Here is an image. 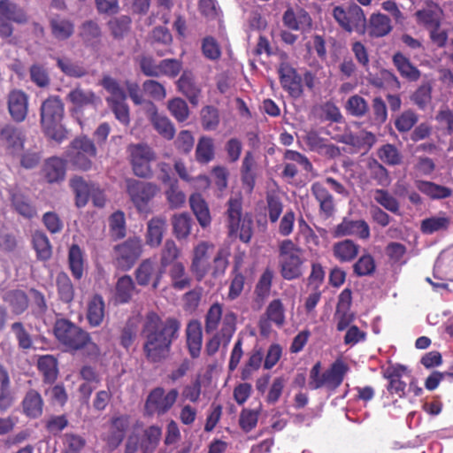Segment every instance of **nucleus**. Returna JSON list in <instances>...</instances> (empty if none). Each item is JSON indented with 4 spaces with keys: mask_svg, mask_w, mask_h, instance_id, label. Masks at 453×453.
Returning <instances> with one entry per match:
<instances>
[{
    "mask_svg": "<svg viewBox=\"0 0 453 453\" xmlns=\"http://www.w3.org/2000/svg\"><path fill=\"white\" fill-rule=\"evenodd\" d=\"M149 42L158 57L173 53L171 49L173 35L165 27H154L150 34Z\"/></svg>",
    "mask_w": 453,
    "mask_h": 453,
    "instance_id": "obj_24",
    "label": "nucleus"
},
{
    "mask_svg": "<svg viewBox=\"0 0 453 453\" xmlns=\"http://www.w3.org/2000/svg\"><path fill=\"white\" fill-rule=\"evenodd\" d=\"M442 10L439 4L428 3L426 7L416 12V18L418 24L422 25L426 30L441 27L442 18Z\"/></svg>",
    "mask_w": 453,
    "mask_h": 453,
    "instance_id": "obj_31",
    "label": "nucleus"
},
{
    "mask_svg": "<svg viewBox=\"0 0 453 453\" xmlns=\"http://www.w3.org/2000/svg\"><path fill=\"white\" fill-rule=\"evenodd\" d=\"M321 362L318 361L311 367L309 374V388L316 390L326 388L329 391H335L342 383L349 366L342 360H335L330 367L321 373Z\"/></svg>",
    "mask_w": 453,
    "mask_h": 453,
    "instance_id": "obj_5",
    "label": "nucleus"
},
{
    "mask_svg": "<svg viewBox=\"0 0 453 453\" xmlns=\"http://www.w3.org/2000/svg\"><path fill=\"white\" fill-rule=\"evenodd\" d=\"M264 315L279 328L286 323L285 308L280 299L271 301Z\"/></svg>",
    "mask_w": 453,
    "mask_h": 453,
    "instance_id": "obj_55",
    "label": "nucleus"
},
{
    "mask_svg": "<svg viewBox=\"0 0 453 453\" xmlns=\"http://www.w3.org/2000/svg\"><path fill=\"white\" fill-rule=\"evenodd\" d=\"M176 84L178 90L187 97L192 105L196 106L199 104L202 90L191 72L184 71Z\"/></svg>",
    "mask_w": 453,
    "mask_h": 453,
    "instance_id": "obj_28",
    "label": "nucleus"
},
{
    "mask_svg": "<svg viewBox=\"0 0 453 453\" xmlns=\"http://www.w3.org/2000/svg\"><path fill=\"white\" fill-rule=\"evenodd\" d=\"M212 248L213 245L207 242H201L194 248L190 271L197 281H202L210 273L209 250Z\"/></svg>",
    "mask_w": 453,
    "mask_h": 453,
    "instance_id": "obj_18",
    "label": "nucleus"
},
{
    "mask_svg": "<svg viewBox=\"0 0 453 453\" xmlns=\"http://www.w3.org/2000/svg\"><path fill=\"white\" fill-rule=\"evenodd\" d=\"M273 277L274 273L271 268L267 267L264 270L255 287L254 292L257 298L265 300L269 296Z\"/></svg>",
    "mask_w": 453,
    "mask_h": 453,
    "instance_id": "obj_61",
    "label": "nucleus"
},
{
    "mask_svg": "<svg viewBox=\"0 0 453 453\" xmlns=\"http://www.w3.org/2000/svg\"><path fill=\"white\" fill-rule=\"evenodd\" d=\"M37 367L42 374L44 381L52 383L58 377V360L52 355L41 356L38 358Z\"/></svg>",
    "mask_w": 453,
    "mask_h": 453,
    "instance_id": "obj_50",
    "label": "nucleus"
},
{
    "mask_svg": "<svg viewBox=\"0 0 453 453\" xmlns=\"http://www.w3.org/2000/svg\"><path fill=\"white\" fill-rule=\"evenodd\" d=\"M33 245L38 259L45 261L51 257V245L44 233L37 231L33 234Z\"/></svg>",
    "mask_w": 453,
    "mask_h": 453,
    "instance_id": "obj_62",
    "label": "nucleus"
},
{
    "mask_svg": "<svg viewBox=\"0 0 453 453\" xmlns=\"http://www.w3.org/2000/svg\"><path fill=\"white\" fill-rule=\"evenodd\" d=\"M150 122L155 130L165 140H172L175 135V127L172 121L164 115L154 111L150 116Z\"/></svg>",
    "mask_w": 453,
    "mask_h": 453,
    "instance_id": "obj_49",
    "label": "nucleus"
},
{
    "mask_svg": "<svg viewBox=\"0 0 453 453\" xmlns=\"http://www.w3.org/2000/svg\"><path fill=\"white\" fill-rule=\"evenodd\" d=\"M164 271L158 268L157 264L150 258L142 260L134 271V277L137 284L142 287L151 285L157 289L160 284Z\"/></svg>",
    "mask_w": 453,
    "mask_h": 453,
    "instance_id": "obj_19",
    "label": "nucleus"
},
{
    "mask_svg": "<svg viewBox=\"0 0 453 453\" xmlns=\"http://www.w3.org/2000/svg\"><path fill=\"white\" fill-rule=\"evenodd\" d=\"M169 277L171 286L175 290H184L191 286V278L186 273V268L181 262H177L170 266Z\"/></svg>",
    "mask_w": 453,
    "mask_h": 453,
    "instance_id": "obj_45",
    "label": "nucleus"
},
{
    "mask_svg": "<svg viewBox=\"0 0 453 453\" xmlns=\"http://www.w3.org/2000/svg\"><path fill=\"white\" fill-rule=\"evenodd\" d=\"M66 99L74 106L76 111H81L88 107L96 109L101 104V99L92 90L76 87L66 96Z\"/></svg>",
    "mask_w": 453,
    "mask_h": 453,
    "instance_id": "obj_26",
    "label": "nucleus"
},
{
    "mask_svg": "<svg viewBox=\"0 0 453 453\" xmlns=\"http://www.w3.org/2000/svg\"><path fill=\"white\" fill-rule=\"evenodd\" d=\"M14 394L8 371L0 364V411L4 412L14 403Z\"/></svg>",
    "mask_w": 453,
    "mask_h": 453,
    "instance_id": "obj_37",
    "label": "nucleus"
},
{
    "mask_svg": "<svg viewBox=\"0 0 453 453\" xmlns=\"http://www.w3.org/2000/svg\"><path fill=\"white\" fill-rule=\"evenodd\" d=\"M21 406L27 418H38L42 415L44 403L38 391L29 389L21 402Z\"/></svg>",
    "mask_w": 453,
    "mask_h": 453,
    "instance_id": "obj_32",
    "label": "nucleus"
},
{
    "mask_svg": "<svg viewBox=\"0 0 453 453\" xmlns=\"http://www.w3.org/2000/svg\"><path fill=\"white\" fill-rule=\"evenodd\" d=\"M0 15L17 24H26L28 20L24 9L11 0H0Z\"/></svg>",
    "mask_w": 453,
    "mask_h": 453,
    "instance_id": "obj_42",
    "label": "nucleus"
},
{
    "mask_svg": "<svg viewBox=\"0 0 453 453\" xmlns=\"http://www.w3.org/2000/svg\"><path fill=\"white\" fill-rule=\"evenodd\" d=\"M359 250V244L350 239H345L333 245V255L339 262L347 263L357 257Z\"/></svg>",
    "mask_w": 453,
    "mask_h": 453,
    "instance_id": "obj_38",
    "label": "nucleus"
},
{
    "mask_svg": "<svg viewBox=\"0 0 453 453\" xmlns=\"http://www.w3.org/2000/svg\"><path fill=\"white\" fill-rule=\"evenodd\" d=\"M346 111L354 117H365L369 111L367 101L359 95H353L349 97L345 104Z\"/></svg>",
    "mask_w": 453,
    "mask_h": 453,
    "instance_id": "obj_60",
    "label": "nucleus"
},
{
    "mask_svg": "<svg viewBox=\"0 0 453 453\" xmlns=\"http://www.w3.org/2000/svg\"><path fill=\"white\" fill-rule=\"evenodd\" d=\"M303 140L309 150L328 158H335L341 155L339 147L330 143L326 138L321 137L316 130L307 131L303 136Z\"/></svg>",
    "mask_w": 453,
    "mask_h": 453,
    "instance_id": "obj_21",
    "label": "nucleus"
},
{
    "mask_svg": "<svg viewBox=\"0 0 453 453\" xmlns=\"http://www.w3.org/2000/svg\"><path fill=\"white\" fill-rule=\"evenodd\" d=\"M167 221L164 216L152 217L147 223L146 243L151 248H157L163 240Z\"/></svg>",
    "mask_w": 453,
    "mask_h": 453,
    "instance_id": "obj_30",
    "label": "nucleus"
},
{
    "mask_svg": "<svg viewBox=\"0 0 453 453\" xmlns=\"http://www.w3.org/2000/svg\"><path fill=\"white\" fill-rule=\"evenodd\" d=\"M225 214L229 236L238 234L240 240L248 243L253 234V220L248 213L243 214L241 194H235L228 199Z\"/></svg>",
    "mask_w": 453,
    "mask_h": 453,
    "instance_id": "obj_4",
    "label": "nucleus"
},
{
    "mask_svg": "<svg viewBox=\"0 0 453 453\" xmlns=\"http://www.w3.org/2000/svg\"><path fill=\"white\" fill-rule=\"evenodd\" d=\"M27 140L26 131L12 124H6L0 129V146L7 155L19 156Z\"/></svg>",
    "mask_w": 453,
    "mask_h": 453,
    "instance_id": "obj_15",
    "label": "nucleus"
},
{
    "mask_svg": "<svg viewBox=\"0 0 453 453\" xmlns=\"http://www.w3.org/2000/svg\"><path fill=\"white\" fill-rule=\"evenodd\" d=\"M432 83L424 81L411 96V102L420 110H425L432 100Z\"/></svg>",
    "mask_w": 453,
    "mask_h": 453,
    "instance_id": "obj_57",
    "label": "nucleus"
},
{
    "mask_svg": "<svg viewBox=\"0 0 453 453\" xmlns=\"http://www.w3.org/2000/svg\"><path fill=\"white\" fill-rule=\"evenodd\" d=\"M130 164L134 175L148 179L152 176L150 163L156 160V154L147 144H132L128 148Z\"/></svg>",
    "mask_w": 453,
    "mask_h": 453,
    "instance_id": "obj_13",
    "label": "nucleus"
},
{
    "mask_svg": "<svg viewBox=\"0 0 453 453\" xmlns=\"http://www.w3.org/2000/svg\"><path fill=\"white\" fill-rule=\"evenodd\" d=\"M28 97L19 89L12 90L8 95V110L11 117L17 122L23 121L27 115Z\"/></svg>",
    "mask_w": 453,
    "mask_h": 453,
    "instance_id": "obj_27",
    "label": "nucleus"
},
{
    "mask_svg": "<svg viewBox=\"0 0 453 453\" xmlns=\"http://www.w3.org/2000/svg\"><path fill=\"white\" fill-rule=\"evenodd\" d=\"M11 202L14 210L27 219H32L36 215L35 208L29 203L27 197L19 192L11 193Z\"/></svg>",
    "mask_w": 453,
    "mask_h": 453,
    "instance_id": "obj_53",
    "label": "nucleus"
},
{
    "mask_svg": "<svg viewBox=\"0 0 453 453\" xmlns=\"http://www.w3.org/2000/svg\"><path fill=\"white\" fill-rule=\"evenodd\" d=\"M180 257V250L175 242L167 239L160 251V267L165 271L168 266H172L177 263V259Z\"/></svg>",
    "mask_w": 453,
    "mask_h": 453,
    "instance_id": "obj_52",
    "label": "nucleus"
},
{
    "mask_svg": "<svg viewBox=\"0 0 453 453\" xmlns=\"http://www.w3.org/2000/svg\"><path fill=\"white\" fill-rule=\"evenodd\" d=\"M105 303L104 298L99 294H95L88 301L86 318L88 323L92 327L99 326L104 319Z\"/></svg>",
    "mask_w": 453,
    "mask_h": 453,
    "instance_id": "obj_35",
    "label": "nucleus"
},
{
    "mask_svg": "<svg viewBox=\"0 0 453 453\" xmlns=\"http://www.w3.org/2000/svg\"><path fill=\"white\" fill-rule=\"evenodd\" d=\"M64 111V104L58 96H49L40 109V122L44 134L58 142L66 138V129L62 124Z\"/></svg>",
    "mask_w": 453,
    "mask_h": 453,
    "instance_id": "obj_3",
    "label": "nucleus"
},
{
    "mask_svg": "<svg viewBox=\"0 0 453 453\" xmlns=\"http://www.w3.org/2000/svg\"><path fill=\"white\" fill-rule=\"evenodd\" d=\"M409 372L407 367L400 364L389 365L386 369L383 376L388 380L387 389L389 394L397 395L400 398L405 396L407 384L402 380V378Z\"/></svg>",
    "mask_w": 453,
    "mask_h": 453,
    "instance_id": "obj_23",
    "label": "nucleus"
},
{
    "mask_svg": "<svg viewBox=\"0 0 453 453\" xmlns=\"http://www.w3.org/2000/svg\"><path fill=\"white\" fill-rule=\"evenodd\" d=\"M180 321L168 317L165 320L155 311H149L142 327L143 353L150 363H160L168 357L173 342L179 337Z\"/></svg>",
    "mask_w": 453,
    "mask_h": 453,
    "instance_id": "obj_1",
    "label": "nucleus"
},
{
    "mask_svg": "<svg viewBox=\"0 0 453 453\" xmlns=\"http://www.w3.org/2000/svg\"><path fill=\"white\" fill-rule=\"evenodd\" d=\"M58 67L66 75L73 78H82L88 74L87 69L77 62L67 58H57Z\"/></svg>",
    "mask_w": 453,
    "mask_h": 453,
    "instance_id": "obj_59",
    "label": "nucleus"
},
{
    "mask_svg": "<svg viewBox=\"0 0 453 453\" xmlns=\"http://www.w3.org/2000/svg\"><path fill=\"white\" fill-rule=\"evenodd\" d=\"M172 225L175 237L179 240L186 239L191 232L192 219L188 213L175 214Z\"/></svg>",
    "mask_w": 453,
    "mask_h": 453,
    "instance_id": "obj_54",
    "label": "nucleus"
},
{
    "mask_svg": "<svg viewBox=\"0 0 453 453\" xmlns=\"http://www.w3.org/2000/svg\"><path fill=\"white\" fill-rule=\"evenodd\" d=\"M104 89L111 94L106 99L108 106L115 118L124 126L130 123L129 107L127 104V94L119 83L111 76H104L101 82Z\"/></svg>",
    "mask_w": 453,
    "mask_h": 453,
    "instance_id": "obj_9",
    "label": "nucleus"
},
{
    "mask_svg": "<svg viewBox=\"0 0 453 453\" xmlns=\"http://www.w3.org/2000/svg\"><path fill=\"white\" fill-rule=\"evenodd\" d=\"M68 264L73 278L80 280L83 276V252L78 244H73L68 252Z\"/></svg>",
    "mask_w": 453,
    "mask_h": 453,
    "instance_id": "obj_48",
    "label": "nucleus"
},
{
    "mask_svg": "<svg viewBox=\"0 0 453 453\" xmlns=\"http://www.w3.org/2000/svg\"><path fill=\"white\" fill-rule=\"evenodd\" d=\"M179 396L176 388L170 389L167 393L162 387H157L150 390L144 403V415L147 417L163 416L174 405Z\"/></svg>",
    "mask_w": 453,
    "mask_h": 453,
    "instance_id": "obj_12",
    "label": "nucleus"
},
{
    "mask_svg": "<svg viewBox=\"0 0 453 453\" xmlns=\"http://www.w3.org/2000/svg\"><path fill=\"white\" fill-rule=\"evenodd\" d=\"M331 15L339 27L347 33L356 32L361 35L365 30V13L356 3H350L348 5H333Z\"/></svg>",
    "mask_w": 453,
    "mask_h": 453,
    "instance_id": "obj_7",
    "label": "nucleus"
},
{
    "mask_svg": "<svg viewBox=\"0 0 453 453\" xmlns=\"http://www.w3.org/2000/svg\"><path fill=\"white\" fill-rule=\"evenodd\" d=\"M282 23L288 30L302 34L310 33L313 28L311 14L302 7L296 9L288 7L282 15Z\"/></svg>",
    "mask_w": 453,
    "mask_h": 453,
    "instance_id": "obj_17",
    "label": "nucleus"
},
{
    "mask_svg": "<svg viewBox=\"0 0 453 453\" xmlns=\"http://www.w3.org/2000/svg\"><path fill=\"white\" fill-rule=\"evenodd\" d=\"M278 74L281 88L292 98H300L303 94V79L288 62L283 61L278 66Z\"/></svg>",
    "mask_w": 453,
    "mask_h": 453,
    "instance_id": "obj_16",
    "label": "nucleus"
},
{
    "mask_svg": "<svg viewBox=\"0 0 453 453\" xmlns=\"http://www.w3.org/2000/svg\"><path fill=\"white\" fill-rule=\"evenodd\" d=\"M2 298L14 315H21L28 309L29 298L27 293L21 289L8 290Z\"/></svg>",
    "mask_w": 453,
    "mask_h": 453,
    "instance_id": "obj_33",
    "label": "nucleus"
},
{
    "mask_svg": "<svg viewBox=\"0 0 453 453\" xmlns=\"http://www.w3.org/2000/svg\"><path fill=\"white\" fill-rule=\"evenodd\" d=\"M143 251L140 236H129L126 241L115 245L112 250L115 265L122 271L130 270L140 258Z\"/></svg>",
    "mask_w": 453,
    "mask_h": 453,
    "instance_id": "obj_10",
    "label": "nucleus"
},
{
    "mask_svg": "<svg viewBox=\"0 0 453 453\" xmlns=\"http://www.w3.org/2000/svg\"><path fill=\"white\" fill-rule=\"evenodd\" d=\"M126 191L130 201L139 213L151 212L150 202L159 192V188L153 182L135 179L126 180Z\"/></svg>",
    "mask_w": 453,
    "mask_h": 453,
    "instance_id": "obj_8",
    "label": "nucleus"
},
{
    "mask_svg": "<svg viewBox=\"0 0 453 453\" xmlns=\"http://www.w3.org/2000/svg\"><path fill=\"white\" fill-rule=\"evenodd\" d=\"M201 124L204 130H215L220 121L219 110L212 105H206L202 108L201 112Z\"/></svg>",
    "mask_w": 453,
    "mask_h": 453,
    "instance_id": "obj_63",
    "label": "nucleus"
},
{
    "mask_svg": "<svg viewBox=\"0 0 453 453\" xmlns=\"http://www.w3.org/2000/svg\"><path fill=\"white\" fill-rule=\"evenodd\" d=\"M190 208L195 214L199 225L205 228L211 223V217L208 203L199 193L192 194L189 197Z\"/></svg>",
    "mask_w": 453,
    "mask_h": 453,
    "instance_id": "obj_36",
    "label": "nucleus"
},
{
    "mask_svg": "<svg viewBox=\"0 0 453 453\" xmlns=\"http://www.w3.org/2000/svg\"><path fill=\"white\" fill-rule=\"evenodd\" d=\"M393 30L391 19L380 12H372L365 19V30L361 35H367L370 38H382L388 35Z\"/></svg>",
    "mask_w": 453,
    "mask_h": 453,
    "instance_id": "obj_20",
    "label": "nucleus"
},
{
    "mask_svg": "<svg viewBox=\"0 0 453 453\" xmlns=\"http://www.w3.org/2000/svg\"><path fill=\"white\" fill-rule=\"evenodd\" d=\"M373 198L377 203L387 211L396 215H401L399 202L387 189H375Z\"/></svg>",
    "mask_w": 453,
    "mask_h": 453,
    "instance_id": "obj_58",
    "label": "nucleus"
},
{
    "mask_svg": "<svg viewBox=\"0 0 453 453\" xmlns=\"http://www.w3.org/2000/svg\"><path fill=\"white\" fill-rule=\"evenodd\" d=\"M116 300L120 303H128L135 291L134 282L130 275L121 276L115 287Z\"/></svg>",
    "mask_w": 453,
    "mask_h": 453,
    "instance_id": "obj_51",
    "label": "nucleus"
},
{
    "mask_svg": "<svg viewBox=\"0 0 453 453\" xmlns=\"http://www.w3.org/2000/svg\"><path fill=\"white\" fill-rule=\"evenodd\" d=\"M375 270V260L369 253L363 254L353 265V273L357 277L370 276Z\"/></svg>",
    "mask_w": 453,
    "mask_h": 453,
    "instance_id": "obj_64",
    "label": "nucleus"
},
{
    "mask_svg": "<svg viewBox=\"0 0 453 453\" xmlns=\"http://www.w3.org/2000/svg\"><path fill=\"white\" fill-rule=\"evenodd\" d=\"M110 235L112 240L123 239L127 234L126 218L121 211L113 212L109 218Z\"/></svg>",
    "mask_w": 453,
    "mask_h": 453,
    "instance_id": "obj_56",
    "label": "nucleus"
},
{
    "mask_svg": "<svg viewBox=\"0 0 453 453\" xmlns=\"http://www.w3.org/2000/svg\"><path fill=\"white\" fill-rule=\"evenodd\" d=\"M95 183L87 182L82 177H74L70 180V187L75 195V204L77 207H84L90 197Z\"/></svg>",
    "mask_w": 453,
    "mask_h": 453,
    "instance_id": "obj_40",
    "label": "nucleus"
},
{
    "mask_svg": "<svg viewBox=\"0 0 453 453\" xmlns=\"http://www.w3.org/2000/svg\"><path fill=\"white\" fill-rule=\"evenodd\" d=\"M186 345L190 357L198 358L203 345V330L199 321H190L186 328Z\"/></svg>",
    "mask_w": 453,
    "mask_h": 453,
    "instance_id": "obj_29",
    "label": "nucleus"
},
{
    "mask_svg": "<svg viewBox=\"0 0 453 453\" xmlns=\"http://www.w3.org/2000/svg\"><path fill=\"white\" fill-rule=\"evenodd\" d=\"M96 156V148L92 140L87 136H79L70 143L66 157L70 163L78 169L88 171L92 166V159Z\"/></svg>",
    "mask_w": 453,
    "mask_h": 453,
    "instance_id": "obj_11",
    "label": "nucleus"
},
{
    "mask_svg": "<svg viewBox=\"0 0 453 453\" xmlns=\"http://www.w3.org/2000/svg\"><path fill=\"white\" fill-rule=\"evenodd\" d=\"M303 250L290 239L279 243V268L286 280H297L303 276Z\"/></svg>",
    "mask_w": 453,
    "mask_h": 453,
    "instance_id": "obj_6",
    "label": "nucleus"
},
{
    "mask_svg": "<svg viewBox=\"0 0 453 453\" xmlns=\"http://www.w3.org/2000/svg\"><path fill=\"white\" fill-rule=\"evenodd\" d=\"M43 173L49 183L63 180L65 175V162L58 157L49 158L43 166Z\"/></svg>",
    "mask_w": 453,
    "mask_h": 453,
    "instance_id": "obj_44",
    "label": "nucleus"
},
{
    "mask_svg": "<svg viewBox=\"0 0 453 453\" xmlns=\"http://www.w3.org/2000/svg\"><path fill=\"white\" fill-rule=\"evenodd\" d=\"M237 317L234 312L228 311L223 317V324L219 332L214 333L205 343V352L208 356L215 355L220 345L226 347L236 330Z\"/></svg>",
    "mask_w": 453,
    "mask_h": 453,
    "instance_id": "obj_14",
    "label": "nucleus"
},
{
    "mask_svg": "<svg viewBox=\"0 0 453 453\" xmlns=\"http://www.w3.org/2000/svg\"><path fill=\"white\" fill-rule=\"evenodd\" d=\"M311 192L319 205V213L326 218L332 217L335 211L334 199L324 183L320 181L312 183Z\"/></svg>",
    "mask_w": 453,
    "mask_h": 453,
    "instance_id": "obj_25",
    "label": "nucleus"
},
{
    "mask_svg": "<svg viewBox=\"0 0 453 453\" xmlns=\"http://www.w3.org/2000/svg\"><path fill=\"white\" fill-rule=\"evenodd\" d=\"M56 288L58 297L63 303H71L75 296L74 286L65 272H60L56 276Z\"/></svg>",
    "mask_w": 453,
    "mask_h": 453,
    "instance_id": "obj_41",
    "label": "nucleus"
},
{
    "mask_svg": "<svg viewBox=\"0 0 453 453\" xmlns=\"http://www.w3.org/2000/svg\"><path fill=\"white\" fill-rule=\"evenodd\" d=\"M53 334L66 352L76 353L86 349L87 356L90 358H97L100 356V348L92 341L89 333L68 319H56Z\"/></svg>",
    "mask_w": 453,
    "mask_h": 453,
    "instance_id": "obj_2",
    "label": "nucleus"
},
{
    "mask_svg": "<svg viewBox=\"0 0 453 453\" xmlns=\"http://www.w3.org/2000/svg\"><path fill=\"white\" fill-rule=\"evenodd\" d=\"M195 157L196 160L202 165L212 161L215 157L214 140L210 136H201L196 147Z\"/></svg>",
    "mask_w": 453,
    "mask_h": 453,
    "instance_id": "obj_43",
    "label": "nucleus"
},
{
    "mask_svg": "<svg viewBox=\"0 0 453 453\" xmlns=\"http://www.w3.org/2000/svg\"><path fill=\"white\" fill-rule=\"evenodd\" d=\"M415 186L418 191L432 200L444 199L452 196L450 188L432 181L418 180L415 181Z\"/></svg>",
    "mask_w": 453,
    "mask_h": 453,
    "instance_id": "obj_39",
    "label": "nucleus"
},
{
    "mask_svg": "<svg viewBox=\"0 0 453 453\" xmlns=\"http://www.w3.org/2000/svg\"><path fill=\"white\" fill-rule=\"evenodd\" d=\"M392 62L400 75L407 81H417L420 78V71L402 52H395L392 57Z\"/></svg>",
    "mask_w": 453,
    "mask_h": 453,
    "instance_id": "obj_34",
    "label": "nucleus"
},
{
    "mask_svg": "<svg viewBox=\"0 0 453 453\" xmlns=\"http://www.w3.org/2000/svg\"><path fill=\"white\" fill-rule=\"evenodd\" d=\"M333 235L335 238L352 235L361 240H367L370 238L371 232L370 226L365 220H353L344 218L342 221L334 227Z\"/></svg>",
    "mask_w": 453,
    "mask_h": 453,
    "instance_id": "obj_22",
    "label": "nucleus"
},
{
    "mask_svg": "<svg viewBox=\"0 0 453 453\" xmlns=\"http://www.w3.org/2000/svg\"><path fill=\"white\" fill-rule=\"evenodd\" d=\"M50 27L53 37L59 41L69 39L74 32V24L71 20L59 16L50 20Z\"/></svg>",
    "mask_w": 453,
    "mask_h": 453,
    "instance_id": "obj_47",
    "label": "nucleus"
},
{
    "mask_svg": "<svg viewBox=\"0 0 453 453\" xmlns=\"http://www.w3.org/2000/svg\"><path fill=\"white\" fill-rule=\"evenodd\" d=\"M162 429L158 426L147 427L140 440V449L142 453H153L160 441Z\"/></svg>",
    "mask_w": 453,
    "mask_h": 453,
    "instance_id": "obj_46",
    "label": "nucleus"
}]
</instances>
